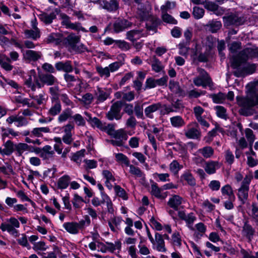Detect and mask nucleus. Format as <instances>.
I'll use <instances>...</instances> for the list:
<instances>
[{
	"mask_svg": "<svg viewBox=\"0 0 258 258\" xmlns=\"http://www.w3.org/2000/svg\"><path fill=\"white\" fill-rule=\"evenodd\" d=\"M90 224V220L86 217L85 220H82L79 222H69L63 224V227L69 233L72 234H77L80 230L84 229Z\"/></svg>",
	"mask_w": 258,
	"mask_h": 258,
	"instance_id": "obj_4",
	"label": "nucleus"
},
{
	"mask_svg": "<svg viewBox=\"0 0 258 258\" xmlns=\"http://www.w3.org/2000/svg\"><path fill=\"white\" fill-rule=\"evenodd\" d=\"M18 94L13 98L16 103H21L23 106H27L28 107L37 108L36 105L33 101H31L29 98H24L23 95H20L19 92H18Z\"/></svg>",
	"mask_w": 258,
	"mask_h": 258,
	"instance_id": "obj_15",
	"label": "nucleus"
},
{
	"mask_svg": "<svg viewBox=\"0 0 258 258\" xmlns=\"http://www.w3.org/2000/svg\"><path fill=\"white\" fill-rule=\"evenodd\" d=\"M55 144L53 146L55 151L58 154H61L63 148V144L62 143L61 139L59 137H55L53 139Z\"/></svg>",
	"mask_w": 258,
	"mask_h": 258,
	"instance_id": "obj_52",
	"label": "nucleus"
},
{
	"mask_svg": "<svg viewBox=\"0 0 258 258\" xmlns=\"http://www.w3.org/2000/svg\"><path fill=\"white\" fill-rule=\"evenodd\" d=\"M104 250H102V252L109 251L113 252L116 250H120L121 246V243L119 241H116L114 243L106 242V245H102Z\"/></svg>",
	"mask_w": 258,
	"mask_h": 258,
	"instance_id": "obj_25",
	"label": "nucleus"
},
{
	"mask_svg": "<svg viewBox=\"0 0 258 258\" xmlns=\"http://www.w3.org/2000/svg\"><path fill=\"white\" fill-rule=\"evenodd\" d=\"M223 20L225 25L229 26L230 25H240L242 24L243 21L242 19L236 15H231L227 17H223Z\"/></svg>",
	"mask_w": 258,
	"mask_h": 258,
	"instance_id": "obj_18",
	"label": "nucleus"
},
{
	"mask_svg": "<svg viewBox=\"0 0 258 258\" xmlns=\"http://www.w3.org/2000/svg\"><path fill=\"white\" fill-rule=\"evenodd\" d=\"M2 137L4 139L6 137H8L10 135L14 137H16L19 136L20 133L18 132L14 131L12 128H2Z\"/></svg>",
	"mask_w": 258,
	"mask_h": 258,
	"instance_id": "obj_48",
	"label": "nucleus"
},
{
	"mask_svg": "<svg viewBox=\"0 0 258 258\" xmlns=\"http://www.w3.org/2000/svg\"><path fill=\"white\" fill-rule=\"evenodd\" d=\"M237 56L243 58L244 60H247L249 57H257L258 47L246 48L241 51Z\"/></svg>",
	"mask_w": 258,
	"mask_h": 258,
	"instance_id": "obj_13",
	"label": "nucleus"
},
{
	"mask_svg": "<svg viewBox=\"0 0 258 258\" xmlns=\"http://www.w3.org/2000/svg\"><path fill=\"white\" fill-rule=\"evenodd\" d=\"M205 11L203 8L199 7H195L193 8L192 14L194 18L196 19L202 18L204 15Z\"/></svg>",
	"mask_w": 258,
	"mask_h": 258,
	"instance_id": "obj_64",
	"label": "nucleus"
},
{
	"mask_svg": "<svg viewBox=\"0 0 258 258\" xmlns=\"http://www.w3.org/2000/svg\"><path fill=\"white\" fill-rule=\"evenodd\" d=\"M114 190L116 195L121 198L122 200H127L128 199V196L126 191L119 185H115Z\"/></svg>",
	"mask_w": 258,
	"mask_h": 258,
	"instance_id": "obj_57",
	"label": "nucleus"
},
{
	"mask_svg": "<svg viewBox=\"0 0 258 258\" xmlns=\"http://www.w3.org/2000/svg\"><path fill=\"white\" fill-rule=\"evenodd\" d=\"M108 95L109 94L105 88L97 87L95 96L99 102H104L108 98Z\"/></svg>",
	"mask_w": 258,
	"mask_h": 258,
	"instance_id": "obj_29",
	"label": "nucleus"
},
{
	"mask_svg": "<svg viewBox=\"0 0 258 258\" xmlns=\"http://www.w3.org/2000/svg\"><path fill=\"white\" fill-rule=\"evenodd\" d=\"M155 238V244H156V249L160 252H165L166 249L165 246V242L162 235L158 233H156Z\"/></svg>",
	"mask_w": 258,
	"mask_h": 258,
	"instance_id": "obj_27",
	"label": "nucleus"
},
{
	"mask_svg": "<svg viewBox=\"0 0 258 258\" xmlns=\"http://www.w3.org/2000/svg\"><path fill=\"white\" fill-rule=\"evenodd\" d=\"M72 119L75 123L78 126H84L85 125V120L83 117L80 114H75L73 115Z\"/></svg>",
	"mask_w": 258,
	"mask_h": 258,
	"instance_id": "obj_63",
	"label": "nucleus"
},
{
	"mask_svg": "<svg viewBox=\"0 0 258 258\" xmlns=\"http://www.w3.org/2000/svg\"><path fill=\"white\" fill-rule=\"evenodd\" d=\"M85 113L87 116L86 120L89 122L92 126L93 127H97L100 130L102 128L103 123L98 118L95 117H92L90 114L88 112H85Z\"/></svg>",
	"mask_w": 258,
	"mask_h": 258,
	"instance_id": "obj_33",
	"label": "nucleus"
},
{
	"mask_svg": "<svg viewBox=\"0 0 258 258\" xmlns=\"http://www.w3.org/2000/svg\"><path fill=\"white\" fill-rule=\"evenodd\" d=\"M96 70L101 78L107 79L110 77V72L107 67L102 68L101 66H97L96 67Z\"/></svg>",
	"mask_w": 258,
	"mask_h": 258,
	"instance_id": "obj_50",
	"label": "nucleus"
},
{
	"mask_svg": "<svg viewBox=\"0 0 258 258\" xmlns=\"http://www.w3.org/2000/svg\"><path fill=\"white\" fill-rule=\"evenodd\" d=\"M221 192L223 195H227L229 197V199L235 200V196L229 185L227 184L223 186L221 188Z\"/></svg>",
	"mask_w": 258,
	"mask_h": 258,
	"instance_id": "obj_53",
	"label": "nucleus"
},
{
	"mask_svg": "<svg viewBox=\"0 0 258 258\" xmlns=\"http://www.w3.org/2000/svg\"><path fill=\"white\" fill-rule=\"evenodd\" d=\"M4 152L6 155L9 156L13 152L14 145L11 141L8 140L4 144Z\"/></svg>",
	"mask_w": 258,
	"mask_h": 258,
	"instance_id": "obj_55",
	"label": "nucleus"
},
{
	"mask_svg": "<svg viewBox=\"0 0 258 258\" xmlns=\"http://www.w3.org/2000/svg\"><path fill=\"white\" fill-rule=\"evenodd\" d=\"M170 242L174 248H180L182 244L181 237L178 232H174L171 235Z\"/></svg>",
	"mask_w": 258,
	"mask_h": 258,
	"instance_id": "obj_36",
	"label": "nucleus"
},
{
	"mask_svg": "<svg viewBox=\"0 0 258 258\" xmlns=\"http://www.w3.org/2000/svg\"><path fill=\"white\" fill-rule=\"evenodd\" d=\"M20 223L18 219L14 217H11L6 220L5 222L0 225V229L3 232L7 231L10 235L15 237L19 236V233L17 228L20 227Z\"/></svg>",
	"mask_w": 258,
	"mask_h": 258,
	"instance_id": "obj_3",
	"label": "nucleus"
},
{
	"mask_svg": "<svg viewBox=\"0 0 258 258\" xmlns=\"http://www.w3.org/2000/svg\"><path fill=\"white\" fill-rule=\"evenodd\" d=\"M217 115L222 119L227 118L226 109L222 106H216L214 108Z\"/></svg>",
	"mask_w": 258,
	"mask_h": 258,
	"instance_id": "obj_60",
	"label": "nucleus"
},
{
	"mask_svg": "<svg viewBox=\"0 0 258 258\" xmlns=\"http://www.w3.org/2000/svg\"><path fill=\"white\" fill-rule=\"evenodd\" d=\"M198 153L201 154L204 158H210L214 154V150L212 147L206 146L198 150Z\"/></svg>",
	"mask_w": 258,
	"mask_h": 258,
	"instance_id": "obj_47",
	"label": "nucleus"
},
{
	"mask_svg": "<svg viewBox=\"0 0 258 258\" xmlns=\"http://www.w3.org/2000/svg\"><path fill=\"white\" fill-rule=\"evenodd\" d=\"M169 174L165 173H158L157 172L154 173L153 174V178L158 182H166L169 181Z\"/></svg>",
	"mask_w": 258,
	"mask_h": 258,
	"instance_id": "obj_49",
	"label": "nucleus"
},
{
	"mask_svg": "<svg viewBox=\"0 0 258 258\" xmlns=\"http://www.w3.org/2000/svg\"><path fill=\"white\" fill-rule=\"evenodd\" d=\"M55 67L57 71H63L67 73H71L73 71V67L70 60L56 62L55 64Z\"/></svg>",
	"mask_w": 258,
	"mask_h": 258,
	"instance_id": "obj_19",
	"label": "nucleus"
},
{
	"mask_svg": "<svg viewBox=\"0 0 258 258\" xmlns=\"http://www.w3.org/2000/svg\"><path fill=\"white\" fill-rule=\"evenodd\" d=\"M84 202V200L81 197L77 194L74 195V198L72 200V203L75 208H80L82 206L83 203Z\"/></svg>",
	"mask_w": 258,
	"mask_h": 258,
	"instance_id": "obj_54",
	"label": "nucleus"
},
{
	"mask_svg": "<svg viewBox=\"0 0 258 258\" xmlns=\"http://www.w3.org/2000/svg\"><path fill=\"white\" fill-rule=\"evenodd\" d=\"M245 137L249 143V146H252L253 143L255 140V136L253 134L252 130L247 128L245 130Z\"/></svg>",
	"mask_w": 258,
	"mask_h": 258,
	"instance_id": "obj_62",
	"label": "nucleus"
},
{
	"mask_svg": "<svg viewBox=\"0 0 258 258\" xmlns=\"http://www.w3.org/2000/svg\"><path fill=\"white\" fill-rule=\"evenodd\" d=\"M61 25L67 29H71L78 31H81L84 32H88L85 28L81 26L80 23H72L71 18L64 13H61L59 15Z\"/></svg>",
	"mask_w": 258,
	"mask_h": 258,
	"instance_id": "obj_7",
	"label": "nucleus"
},
{
	"mask_svg": "<svg viewBox=\"0 0 258 258\" xmlns=\"http://www.w3.org/2000/svg\"><path fill=\"white\" fill-rule=\"evenodd\" d=\"M111 137L115 139L111 140V144L118 147L122 146L123 144V141H125L127 139V135L123 129L115 130Z\"/></svg>",
	"mask_w": 258,
	"mask_h": 258,
	"instance_id": "obj_8",
	"label": "nucleus"
},
{
	"mask_svg": "<svg viewBox=\"0 0 258 258\" xmlns=\"http://www.w3.org/2000/svg\"><path fill=\"white\" fill-rule=\"evenodd\" d=\"M178 216L180 219L185 222L186 226L190 230L195 231V229L193 226V224L197 220V217L193 213L186 214L183 211H179L178 212Z\"/></svg>",
	"mask_w": 258,
	"mask_h": 258,
	"instance_id": "obj_9",
	"label": "nucleus"
},
{
	"mask_svg": "<svg viewBox=\"0 0 258 258\" xmlns=\"http://www.w3.org/2000/svg\"><path fill=\"white\" fill-rule=\"evenodd\" d=\"M238 104L241 106L239 113L245 116H250L253 113L252 107L258 105V94L255 92L254 89L249 90V96L246 98L237 97Z\"/></svg>",
	"mask_w": 258,
	"mask_h": 258,
	"instance_id": "obj_1",
	"label": "nucleus"
},
{
	"mask_svg": "<svg viewBox=\"0 0 258 258\" xmlns=\"http://www.w3.org/2000/svg\"><path fill=\"white\" fill-rule=\"evenodd\" d=\"M221 22L216 20L209 21L205 25L206 29L213 33H216L221 29Z\"/></svg>",
	"mask_w": 258,
	"mask_h": 258,
	"instance_id": "obj_24",
	"label": "nucleus"
},
{
	"mask_svg": "<svg viewBox=\"0 0 258 258\" xmlns=\"http://www.w3.org/2000/svg\"><path fill=\"white\" fill-rule=\"evenodd\" d=\"M38 16L39 19L45 24H51L56 18V15L54 12L49 13L43 12L38 15Z\"/></svg>",
	"mask_w": 258,
	"mask_h": 258,
	"instance_id": "obj_28",
	"label": "nucleus"
},
{
	"mask_svg": "<svg viewBox=\"0 0 258 258\" xmlns=\"http://www.w3.org/2000/svg\"><path fill=\"white\" fill-rule=\"evenodd\" d=\"M130 172L138 177H144V174L139 167H136L133 165H130Z\"/></svg>",
	"mask_w": 258,
	"mask_h": 258,
	"instance_id": "obj_61",
	"label": "nucleus"
},
{
	"mask_svg": "<svg viewBox=\"0 0 258 258\" xmlns=\"http://www.w3.org/2000/svg\"><path fill=\"white\" fill-rule=\"evenodd\" d=\"M194 228L195 229L194 231L195 232L194 236L198 239L201 238L203 236L207 229L206 226L202 222L196 224Z\"/></svg>",
	"mask_w": 258,
	"mask_h": 258,
	"instance_id": "obj_32",
	"label": "nucleus"
},
{
	"mask_svg": "<svg viewBox=\"0 0 258 258\" xmlns=\"http://www.w3.org/2000/svg\"><path fill=\"white\" fill-rule=\"evenodd\" d=\"M183 201V200L181 197L178 195H174L169 198L167 204L169 207L175 210H178Z\"/></svg>",
	"mask_w": 258,
	"mask_h": 258,
	"instance_id": "obj_21",
	"label": "nucleus"
},
{
	"mask_svg": "<svg viewBox=\"0 0 258 258\" xmlns=\"http://www.w3.org/2000/svg\"><path fill=\"white\" fill-rule=\"evenodd\" d=\"M204 167L208 174H213L220 168V166L217 161H210L205 163Z\"/></svg>",
	"mask_w": 258,
	"mask_h": 258,
	"instance_id": "obj_22",
	"label": "nucleus"
},
{
	"mask_svg": "<svg viewBox=\"0 0 258 258\" xmlns=\"http://www.w3.org/2000/svg\"><path fill=\"white\" fill-rule=\"evenodd\" d=\"M80 40V37L73 33L70 34L66 38V41L71 48L75 47V45L79 42Z\"/></svg>",
	"mask_w": 258,
	"mask_h": 258,
	"instance_id": "obj_44",
	"label": "nucleus"
},
{
	"mask_svg": "<svg viewBox=\"0 0 258 258\" xmlns=\"http://www.w3.org/2000/svg\"><path fill=\"white\" fill-rule=\"evenodd\" d=\"M181 178L185 180L190 186H195L196 184L195 178L188 171H185L181 176Z\"/></svg>",
	"mask_w": 258,
	"mask_h": 258,
	"instance_id": "obj_46",
	"label": "nucleus"
},
{
	"mask_svg": "<svg viewBox=\"0 0 258 258\" xmlns=\"http://www.w3.org/2000/svg\"><path fill=\"white\" fill-rule=\"evenodd\" d=\"M198 76L193 79L194 84L198 87L202 86L206 88L207 86H212V80L208 73L201 68H198Z\"/></svg>",
	"mask_w": 258,
	"mask_h": 258,
	"instance_id": "obj_6",
	"label": "nucleus"
},
{
	"mask_svg": "<svg viewBox=\"0 0 258 258\" xmlns=\"http://www.w3.org/2000/svg\"><path fill=\"white\" fill-rule=\"evenodd\" d=\"M33 249L35 251H45L48 249V246L46 245L45 243L43 241L34 242L32 247Z\"/></svg>",
	"mask_w": 258,
	"mask_h": 258,
	"instance_id": "obj_58",
	"label": "nucleus"
},
{
	"mask_svg": "<svg viewBox=\"0 0 258 258\" xmlns=\"http://www.w3.org/2000/svg\"><path fill=\"white\" fill-rule=\"evenodd\" d=\"M36 73L35 71L33 70H31L29 72L28 78L25 81V84L33 92L36 90V85L34 83V81L36 80Z\"/></svg>",
	"mask_w": 258,
	"mask_h": 258,
	"instance_id": "obj_26",
	"label": "nucleus"
},
{
	"mask_svg": "<svg viewBox=\"0 0 258 258\" xmlns=\"http://www.w3.org/2000/svg\"><path fill=\"white\" fill-rule=\"evenodd\" d=\"M185 135L188 139H198L201 137V132L199 125L196 123H193L188 125L185 131Z\"/></svg>",
	"mask_w": 258,
	"mask_h": 258,
	"instance_id": "obj_10",
	"label": "nucleus"
},
{
	"mask_svg": "<svg viewBox=\"0 0 258 258\" xmlns=\"http://www.w3.org/2000/svg\"><path fill=\"white\" fill-rule=\"evenodd\" d=\"M252 179L251 175H247L244 178L240 188L238 189L237 196L242 205L244 204L248 199L249 186Z\"/></svg>",
	"mask_w": 258,
	"mask_h": 258,
	"instance_id": "obj_5",
	"label": "nucleus"
},
{
	"mask_svg": "<svg viewBox=\"0 0 258 258\" xmlns=\"http://www.w3.org/2000/svg\"><path fill=\"white\" fill-rule=\"evenodd\" d=\"M121 107V104L120 102H116L114 103L107 114L108 119L111 120L114 119L116 120L120 119L121 117L120 113Z\"/></svg>",
	"mask_w": 258,
	"mask_h": 258,
	"instance_id": "obj_12",
	"label": "nucleus"
},
{
	"mask_svg": "<svg viewBox=\"0 0 258 258\" xmlns=\"http://www.w3.org/2000/svg\"><path fill=\"white\" fill-rule=\"evenodd\" d=\"M146 103V102H145L142 105H140L139 103H136L134 107V111L136 115L138 118L143 119L144 118L143 106Z\"/></svg>",
	"mask_w": 258,
	"mask_h": 258,
	"instance_id": "obj_59",
	"label": "nucleus"
},
{
	"mask_svg": "<svg viewBox=\"0 0 258 258\" xmlns=\"http://www.w3.org/2000/svg\"><path fill=\"white\" fill-rule=\"evenodd\" d=\"M182 167V165H180L175 160L172 161L169 164V170L174 175L177 174Z\"/></svg>",
	"mask_w": 258,
	"mask_h": 258,
	"instance_id": "obj_51",
	"label": "nucleus"
},
{
	"mask_svg": "<svg viewBox=\"0 0 258 258\" xmlns=\"http://www.w3.org/2000/svg\"><path fill=\"white\" fill-rule=\"evenodd\" d=\"M162 190H163L162 189V187H159L157 184L155 182H153L151 185V194L157 198H164L162 194Z\"/></svg>",
	"mask_w": 258,
	"mask_h": 258,
	"instance_id": "obj_38",
	"label": "nucleus"
},
{
	"mask_svg": "<svg viewBox=\"0 0 258 258\" xmlns=\"http://www.w3.org/2000/svg\"><path fill=\"white\" fill-rule=\"evenodd\" d=\"M99 5L101 8L108 12L115 11L119 7V3L116 0H110L109 2L102 1Z\"/></svg>",
	"mask_w": 258,
	"mask_h": 258,
	"instance_id": "obj_16",
	"label": "nucleus"
},
{
	"mask_svg": "<svg viewBox=\"0 0 258 258\" xmlns=\"http://www.w3.org/2000/svg\"><path fill=\"white\" fill-rule=\"evenodd\" d=\"M71 178L69 175H64L60 177L57 181V187L61 189H66L69 185Z\"/></svg>",
	"mask_w": 258,
	"mask_h": 258,
	"instance_id": "obj_37",
	"label": "nucleus"
},
{
	"mask_svg": "<svg viewBox=\"0 0 258 258\" xmlns=\"http://www.w3.org/2000/svg\"><path fill=\"white\" fill-rule=\"evenodd\" d=\"M45 93L43 91L39 93L38 95H35L34 93L29 94L30 98L36 101V104H35L37 107V109L38 108V105H42L46 102V98H45Z\"/></svg>",
	"mask_w": 258,
	"mask_h": 258,
	"instance_id": "obj_34",
	"label": "nucleus"
},
{
	"mask_svg": "<svg viewBox=\"0 0 258 258\" xmlns=\"http://www.w3.org/2000/svg\"><path fill=\"white\" fill-rule=\"evenodd\" d=\"M162 107V104L160 102L152 104L144 110L145 115L149 118H153L154 117L153 113L159 110Z\"/></svg>",
	"mask_w": 258,
	"mask_h": 258,
	"instance_id": "obj_20",
	"label": "nucleus"
},
{
	"mask_svg": "<svg viewBox=\"0 0 258 258\" xmlns=\"http://www.w3.org/2000/svg\"><path fill=\"white\" fill-rule=\"evenodd\" d=\"M25 34L27 38H32L36 40L40 37L39 30H26L25 31Z\"/></svg>",
	"mask_w": 258,
	"mask_h": 258,
	"instance_id": "obj_56",
	"label": "nucleus"
},
{
	"mask_svg": "<svg viewBox=\"0 0 258 258\" xmlns=\"http://www.w3.org/2000/svg\"><path fill=\"white\" fill-rule=\"evenodd\" d=\"M15 149L19 156L22 155V154L26 151L32 152L33 150L31 149L32 147L28 145L26 143H19L15 146Z\"/></svg>",
	"mask_w": 258,
	"mask_h": 258,
	"instance_id": "obj_42",
	"label": "nucleus"
},
{
	"mask_svg": "<svg viewBox=\"0 0 258 258\" xmlns=\"http://www.w3.org/2000/svg\"><path fill=\"white\" fill-rule=\"evenodd\" d=\"M52 105L48 111V113L52 116L58 114L61 110V105L58 100H52Z\"/></svg>",
	"mask_w": 258,
	"mask_h": 258,
	"instance_id": "obj_35",
	"label": "nucleus"
},
{
	"mask_svg": "<svg viewBox=\"0 0 258 258\" xmlns=\"http://www.w3.org/2000/svg\"><path fill=\"white\" fill-rule=\"evenodd\" d=\"M242 57H233L231 60V67L235 70L233 74L237 77H243L253 74L256 69L254 64L248 63Z\"/></svg>",
	"mask_w": 258,
	"mask_h": 258,
	"instance_id": "obj_2",
	"label": "nucleus"
},
{
	"mask_svg": "<svg viewBox=\"0 0 258 258\" xmlns=\"http://www.w3.org/2000/svg\"><path fill=\"white\" fill-rule=\"evenodd\" d=\"M115 160L120 164H124L128 166L130 164V160L125 155L122 153H114Z\"/></svg>",
	"mask_w": 258,
	"mask_h": 258,
	"instance_id": "obj_45",
	"label": "nucleus"
},
{
	"mask_svg": "<svg viewBox=\"0 0 258 258\" xmlns=\"http://www.w3.org/2000/svg\"><path fill=\"white\" fill-rule=\"evenodd\" d=\"M142 36V32L140 30H131L127 32L126 38L131 41H135Z\"/></svg>",
	"mask_w": 258,
	"mask_h": 258,
	"instance_id": "obj_40",
	"label": "nucleus"
},
{
	"mask_svg": "<svg viewBox=\"0 0 258 258\" xmlns=\"http://www.w3.org/2000/svg\"><path fill=\"white\" fill-rule=\"evenodd\" d=\"M209 96L215 103L217 104L222 103L226 98V95L222 92L212 94Z\"/></svg>",
	"mask_w": 258,
	"mask_h": 258,
	"instance_id": "obj_41",
	"label": "nucleus"
},
{
	"mask_svg": "<svg viewBox=\"0 0 258 258\" xmlns=\"http://www.w3.org/2000/svg\"><path fill=\"white\" fill-rule=\"evenodd\" d=\"M40 80L48 86L55 85L58 83L57 79L49 74H42L39 76Z\"/></svg>",
	"mask_w": 258,
	"mask_h": 258,
	"instance_id": "obj_23",
	"label": "nucleus"
},
{
	"mask_svg": "<svg viewBox=\"0 0 258 258\" xmlns=\"http://www.w3.org/2000/svg\"><path fill=\"white\" fill-rule=\"evenodd\" d=\"M132 23L125 19H117L113 24V29L115 32L119 33L131 27Z\"/></svg>",
	"mask_w": 258,
	"mask_h": 258,
	"instance_id": "obj_14",
	"label": "nucleus"
},
{
	"mask_svg": "<svg viewBox=\"0 0 258 258\" xmlns=\"http://www.w3.org/2000/svg\"><path fill=\"white\" fill-rule=\"evenodd\" d=\"M74 112L70 108L64 109L59 115L57 120L59 123L65 122L68 119L72 118Z\"/></svg>",
	"mask_w": 258,
	"mask_h": 258,
	"instance_id": "obj_30",
	"label": "nucleus"
},
{
	"mask_svg": "<svg viewBox=\"0 0 258 258\" xmlns=\"http://www.w3.org/2000/svg\"><path fill=\"white\" fill-rule=\"evenodd\" d=\"M214 39L212 36H208L203 38L202 43L203 46L205 47V50L210 52L213 47Z\"/></svg>",
	"mask_w": 258,
	"mask_h": 258,
	"instance_id": "obj_39",
	"label": "nucleus"
},
{
	"mask_svg": "<svg viewBox=\"0 0 258 258\" xmlns=\"http://www.w3.org/2000/svg\"><path fill=\"white\" fill-rule=\"evenodd\" d=\"M254 232L255 230L251 225L247 223H244L242 231V234L246 237L249 241H250L253 238Z\"/></svg>",
	"mask_w": 258,
	"mask_h": 258,
	"instance_id": "obj_31",
	"label": "nucleus"
},
{
	"mask_svg": "<svg viewBox=\"0 0 258 258\" xmlns=\"http://www.w3.org/2000/svg\"><path fill=\"white\" fill-rule=\"evenodd\" d=\"M42 56V53L40 51H35L32 50H28L24 52L23 57L25 60L29 61H35L40 59Z\"/></svg>",
	"mask_w": 258,
	"mask_h": 258,
	"instance_id": "obj_17",
	"label": "nucleus"
},
{
	"mask_svg": "<svg viewBox=\"0 0 258 258\" xmlns=\"http://www.w3.org/2000/svg\"><path fill=\"white\" fill-rule=\"evenodd\" d=\"M170 120L172 126L176 128L181 127L185 124L183 118L178 115L171 117Z\"/></svg>",
	"mask_w": 258,
	"mask_h": 258,
	"instance_id": "obj_43",
	"label": "nucleus"
},
{
	"mask_svg": "<svg viewBox=\"0 0 258 258\" xmlns=\"http://www.w3.org/2000/svg\"><path fill=\"white\" fill-rule=\"evenodd\" d=\"M6 122L9 124H12L14 122L18 127L25 126L28 124L27 119L23 115H13L9 116L7 118Z\"/></svg>",
	"mask_w": 258,
	"mask_h": 258,
	"instance_id": "obj_11",
	"label": "nucleus"
}]
</instances>
